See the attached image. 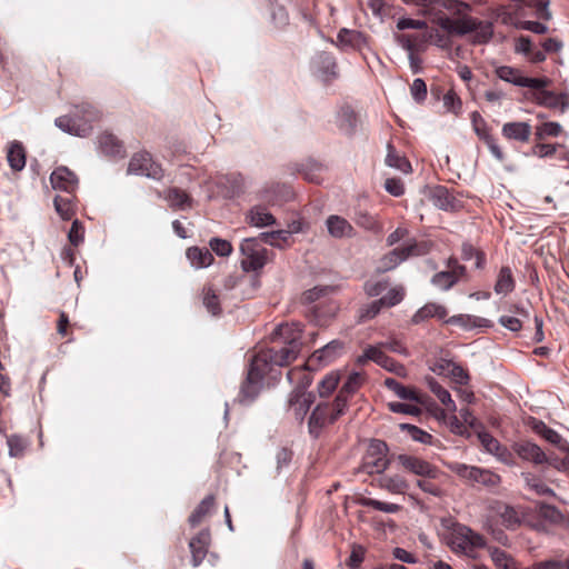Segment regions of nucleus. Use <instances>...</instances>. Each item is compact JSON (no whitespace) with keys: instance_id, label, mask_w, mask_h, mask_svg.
<instances>
[{"instance_id":"obj_8","label":"nucleus","mask_w":569,"mask_h":569,"mask_svg":"<svg viewBox=\"0 0 569 569\" xmlns=\"http://www.w3.org/2000/svg\"><path fill=\"white\" fill-rule=\"evenodd\" d=\"M388 447L381 440H373L369 445L362 459V471L372 475L381 473L388 468L389 460L387 458Z\"/></svg>"},{"instance_id":"obj_16","label":"nucleus","mask_w":569,"mask_h":569,"mask_svg":"<svg viewBox=\"0 0 569 569\" xmlns=\"http://www.w3.org/2000/svg\"><path fill=\"white\" fill-rule=\"evenodd\" d=\"M50 182L53 189L66 191L72 194L78 187L77 176L67 167H58L50 176Z\"/></svg>"},{"instance_id":"obj_58","label":"nucleus","mask_w":569,"mask_h":569,"mask_svg":"<svg viewBox=\"0 0 569 569\" xmlns=\"http://www.w3.org/2000/svg\"><path fill=\"white\" fill-rule=\"evenodd\" d=\"M388 409L395 413H403L410 416H419L421 413V409L417 405L403 402H389Z\"/></svg>"},{"instance_id":"obj_51","label":"nucleus","mask_w":569,"mask_h":569,"mask_svg":"<svg viewBox=\"0 0 569 569\" xmlns=\"http://www.w3.org/2000/svg\"><path fill=\"white\" fill-rule=\"evenodd\" d=\"M54 208L62 219H64V220L71 219V217L73 216V212H74L72 196L71 194H69L67 197L57 196L54 198Z\"/></svg>"},{"instance_id":"obj_36","label":"nucleus","mask_w":569,"mask_h":569,"mask_svg":"<svg viewBox=\"0 0 569 569\" xmlns=\"http://www.w3.org/2000/svg\"><path fill=\"white\" fill-rule=\"evenodd\" d=\"M433 247V243L429 240L411 241L401 246V250L405 259L409 257H419L428 254Z\"/></svg>"},{"instance_id":"obj_47","label":"nucleus","mask_w":569,"mask_h":569,"mask_svg":"<svg viewBox=\"0 0 569 569\" xmlns=\"http://www.w3.org/2000/svg\"><path fill=\"white\" fill-rule=\"evenodd\" d=\"M7 445L9 448V455L14 458H20L24 455L28 447V441L24 437L19 435L7 436Z\"/></svg>"},{"instance_id":"obj_7","label":"nucleus","mask_w":569,"mask_h":569,"mask_svg":"<svg viewBox=\"0 0 569 569\" xmlns=\"http://www.w3.org/2000/svg\"><path fill=\"white\" fill-rule=\"evenodd\" d=\"M562 49V42L557 38H547L538 46L529 37L521 36L517 39L516 51L526 56L533 63L546 60V53H557Z\"/></svg>"},{"instance_id":"obj_41","label":"nucleus","mask_w":569,"mask_h":569,"mask_svg":"<svg viewBox=\"0 0 569 569\" xmlns=\"http://www.w3.org/2000/svg\"><path fill=\"white\" fill-rule=\"evenodd\" d=\"M258 238L263 243L281 248L283 244L288 243L289 239L291 238V232L287 230L262 232Z\"/></svg>"},{"instance_id":"obj_54","label":"nucleus","mask_w":569,"mask_h":569,"mask_svg":"<svg viewBox=\"0 0 569 569\" xmlns=\"http://www.w3.org/2000/svg\"><path fill=\"white\" fill-rule=\"evenodd\" d=\"M430 388L432 392L436 395V397L439 399V401L447 408V410H456L455 401L451 399V395L447 389H445L438 382H431Z\"/></svg>"},{"instance_id":"obj_12","label":"nucleus","mask_w":569,"mask_h":569,"mask_svg":"<svg viewBox=\"0 0 569 569\" xmlns=\"http://www.w3.org/2000/svg\"><path fill=\"white\" fill-rule=\"evenodd\" d=\"M128 172L146 176L154 180H160L163 177V169L152 160L151 154L148 152L133 154L128 166Z\"/></svg>"},{"instance_id":"obj_61","label":"nucleus","mask_w":569,"mask_h":569,"mask_svg":"<svg viewBox=\"0 0 569 569\" xmlns=\"http://www.w3.org/2000/svg\"><path fill=\"white\" fill-rule=\"evenodd\" d=\"M398 41L403 49L409 51V54L415 53L418 50L419 44L423 42V40L419 36L412 34H400L398 37Z\"/></svg>"},{"instance_id":"obj_10","label":"nucleus","mask_w":569,"mask_h":569,"mask_svg":"<svg viewBox=\"0 0 569 569\" xmlns=\"http://www.w3.org/2000/svg\"><path fill=\"white\" fill-rule=\"evenodd\" d=\"M495 73L500 80L518 87L541 89L547 88L550 83L547 78L526 77L520 69L510 66H499L495 69Z\"/></svg>"},{"instance_id":"obj_1","label":"nucleus","mask_w":569,"mask_h":569,"mask_svg":"<svg viewBox=\"0 0 569 569\" xmlns=\"http://www.w3.org/2000/svg\"><path fill=\"white\" fill-rule=\"evenodd\" d=\"M302 327L298 322L278 326L271 336V343L260 349L251 360L248 376L241 386L240 401L251 402L258 396L262 378L273 371V367L290 365L301 351Z\"/></svg>"},{"instance_id":"obj_43","label":"nucleus","mask_w":569,"mask_h":569,"mask_svg":"<svg viewBox=\"0 0 569 569\" xmlns=\"http://www.w3.org/2000/svg\"><path fill=\"white\" fill-rule=\"evenodd\" d=\"M357 114L350 108H343L339 112L338 124L340 130L347 134H351L357 127Z\"/></svg>"},{"instance_id":"obj_46","label":"nucleus","mask_w":569,"mask_h":569,"mask_svg":"<svg viewBox=\"0 0 569 569\" xmlns=\"http://www.w3.org/2000/svg\"><path fill=\"white\" fill-rule=\"evenodd\" d=\"M383 306L380 303L379 299L371 301L369 303L362 305L357 311L358 322L362 323L368 320L373 319L379 315Z\"/></svg>"},{"instance_id":"obj_9","label":"nucleus","mask_w":569,"mask_h":569,"mask_svg":"<svg viewBox=\"0 0 569 569\" xmlns=\"http://www.w3.org/2000/svg\"><path fill=\"white\" fill-rule=\"evenodd\" d=\"M446 267V270L435 273L431 278V283L443 291L467 279V268L459 263L457 258L450 257L447 260Z\"/></svg>"},{"instance_id":"obj_13","label":"nucleus","mask_w":569,"mask_h":569,"mask_svg":"<svg viewBox=\"0 0 569 569\" xmlns=\"http://www.w3.org/2000/svg\"><path fill=\"white\" fill-rule=\"evenodd\" d=\"M345 352V342L332 340L322 348L316 350L307 360L310 368H321L328 366L340 358Z\"/></svg>"},{"instance_id":"obj_53","label":"nucleus","mask_w":569,"mask_h":569,"mask_svg":"<svg viewBox=\"0 0 569 569\" xmlns=\"http://www.w3.org/2000/svg\"><path fill=\"white\" fill-rule=\"evenodd\" d=\"M561 133V126L558 122H543L536 127V140L542 141L548 137H558Z\"/></svg>"},{"instance_id":"obj_24","label":"nucleus","mask_w":569,"mask_h":569,"mask_svg":"<svg viewBox=\"0 0 569 569\" xmlns=\"http://www.w3.org/2000/svg\"><path fill=\"white\" fill-rule=\"evenodd\" d=\"M365 382V372H352L348 376L347 380L345 381L336 397L338 399H341L345 402V406L348 407L349 400L362 387Z\"/></svg>"},{"instance_id":"obj_20","label":"nucleus","mask_w":569,"mask_h":569,"mask_svg":"<svg viewBox=\"0 0 569 569\" xmlns=\"http://www.w3.org/2000/svg\"><path fill=\"white\" fill-rule=\"evenodd\" d=\"M318 370L317 368H310L307 362L303 366L291 368L287 378L289 382L295 387L292 391L306 392L307 388L312 381L311 371Z\"/></svg>"},{"instance_id":"obj_62","label":"nucleus","mask_w":569,"mask_h":569,"mask_svg":"<svg viewBox=\"0 0 569 569\" xmlns=\"http://www.w3.org/2000/svg\"><path fill=\"white\" fill-rule=\"evenodd\" d=\"M535 430L550 443L557 445L561 440L560 435L553 429L546 426L542 421L536 423Z\"/></svg>"},{"instance_id":"obj_57","label":"nucleus","mask_w":569,"mask_h":569,"mask_svg":"<svg viewBox=\"0 0 569 569\" xmlns=\"http://www.w3.org/2000/svg\"><path fill=\"white\" fill-rule=\"evenodd\" d=\"M389 287L387 279L373 281L368 280L363 284V290L368 297H378Z\"/></svg>"},{"instance_id":"obj_40","label":"nucleus","mask_w":569,"mask_h":569,"mask_svg":"<svg viewBox=\"0 0 569 569\" xmlns=\"http://www.w3.org/2000/svg\"><path fill=\"white\" fill-rule=\"evenodd\" d=\"M400 429L402 431H406L407 435L417 442H420L422 445H433V436L421 428L410 425V423H401Z\"/></svg>"},{"instance_id":"obj_37","label":"nucleus","mask_w":569,"mask_h":569,"mask_svg":"<svg viewBox=\"0 0 569 569\" xmlns=\"http://www.w3.org/2000/svg\"><path fill=\"white\" fill-rule=\"evenodd\" d=\"M337 309V306L332 302L326 306L321 303L316 305L312 309L311 320L318 326H326L328 320L335 317Z\"/></svg>"},{"instance_id":"obj_35","label":"nucleus","mask_w":569,"mask_h":569,"mask_svg":"<svg viewBox=\"0 0 569 569\" xmlns=\"http://www.w3.org/2000/svg\"><path fill=\"white\" fill-rule=\"evenodd\" d=\"M213 506H214V496L213 495L207 496L190 515L189 523L192 527L200 525L203 521V519L211 512Z\"/></svg>"},{"instance_id":"obj_19","label":"nucleus","mask_w":569,"mask_h":569,"mask_svg":"<svg viewBox=\"0 0 569 569\" xmlns=\"http://www.w3.org/2000/svg\"><path fill=\"white\" fill-rule=\"evenodd\" d=\"M512 450L522 460H527L536 465H541L547 461L546 453L541 448L528 440L515 442L512 445Z\"/></svg>"},{"instance_id":"obj_2","label":"nucleus","mask_w":569,"mask_h":569,"mask_svg":"<svg viewBox=\"0 0 569 569\" xmlns=\"http://www.w3.org/2000/svg\"><path fill=\"white\" fill-rule=\"evenodd\" d=\"M101 112L89 102L76 104L70 116L56 119V126L62 131L78 137H87L92 130V123L99 121Z\"/></svg>"},{"instance_id":"obj_23","label":"nucleus","mask_w":569,"mask_h":569,"mask_svg":"<svg viewBox=\"0 0 569 569\" xmlns=\"http://www.w3.org/2000/svg\"><path fill=\"white\" fill-rule=\"evenodd\" d=\"M447 316H448V310L445 306L436 303V302H428L415 312V315L411 318V322L413 325H419V323L425 322L431 318L442 320Z\"/></svg>"},{"instance_id":"obj_56","label":"nucleus","mask_w":569,"mask_h":569,"mask_svg":"<svg viewBox=\"0 0 569 569\" xmlns=\"http://www.w3.org/2000/svg\"><path fill=\"white\" fill-rule=\"evenodd\" d=\"M443 106L447 111L459 114L462 108V102L453 90H449L443 96Z\"/></svg>"},{"instance_id":"obj_4","label":"nucleus","mask_w":569,"mask_h":569,"mask_svg":"<svg viewBox=\"0 0 569 569\" xmlns=\"http://www.w3.org/2000/svg\"><path fill=\"white\" fill-rule=\"evenodd\" d=\"M448 543L453 552L476 558L477 551L486 546V539L467 526L455 525Z\"/></svg>"},{"instance_id":"obj_48","label":"nucleus","mask_w":569,"mask_h":569,"mask_svg":"<svg viewBox=\"0 0 569 569\" xmlns=\"http://www.w3.org/2000/svg\"><path fill=\"white\" fill-rule=\"evenodd\" d=\"M380 486L391 493H403L408 488L407 481L400 476H386L381 478Z\"/></svg>"},{"instance_id":"obj_6","label":"nucleus","mask_w":569,"mask_h":569,"mask_svg":"<svg viewBox=\"0 0 569 569\" xmlns=\"http://www.w3.org/2000/svg\"><path fill=\"white\" fill-rule=\"evenodd\" d=\"M263 242L257 238H247L240 244V251L243 256L241 267L244 271H258L262 269L273 254L263 246Z\"/></svg>"},{"instance_id":"obj_44","label":"nucleus","mask_w":569,"mask_h":569,"mask_svg":"<svg viewBox=\"0 0 569 569\" xmlns=\"http://www.w3.org/2000/svg\"><path fill=\"white\" fill-rule=\"evenodd\" d=\"M490 557L498 569H515L517 567L516 560L505 550L492 548Z\"/></svg>"},{"instance_id":"obj_21","label":"nucleus","mask_w":569,"mask_h":569,"mask_svg":"<svg viewBox=\"0 0 569 569\" xmlns=\"http://www.w3.org/2000/svg\"><path fill=\"white\" fill-rule=\"evenodd\" d=\"M210 545L209 530L200 531L196 537L190 540L189 547L191 551V562L193 567L200 566L207 556L208 547Z\"/></svg>"},{"instance_id":"obj_59","label":"nucleus","mask_w":569,"mask_h":569,"mask_svg":"<svg viewBox=\"0 0 569 569\" xmlns=\"http://www.w3.org/2000/svg\"><path fill=\"white\" fill-rule=\"evenodd\" d=\"M84 238V228L79 220H74L71 224V228L68 233V239L70 244L73 247H78Z\"/></svg>"},{"instance_id":"obj_26","label":"nucleus","mask_w":569,"mask_h":569,"mask_svg":"<svg viewBox=\"0 0 569 569\" xmlns=\"http://www.w3.org/2000/svg\"><path fill=\"white\" fill-rule=\"evenodd\" d=\"M99 148L108 157H124V147L122 142L112 133L104 132L99 136Z\"/></svg>"},{"instance_id":"obj_5","label":"nucleus","mask_w":569,"mask_h":569,"mask_svg":"<svg viewBox=\"0 0 569 569\" xmlns=\"http://www.w3.org/2000/svg\"><path fill=\"white\" fill-rule=\"evenodd\" d=\"M346 409L345 402L337 397L333 401L319 402L309 418L310 433L318 437L322 428L336 422L345 413Z\"/></svg>"},{"instance_id":"obj_63","label":"nucleus","mask_w":569,"mask_h":569,"mask_svg":"<svg viewBox=\"0 0 569 569\" xmlns=\"http://www.w3.org/2000/svg\"><path fill=\"white\" fill-rule=\"evenodd\" d=\"M209 244L211 250L220 257H228L232 252L231 243L224 239L212 238Z\"/></svg>"},{"instance_id":"obj_27","label":"nucleus","mask_w":569,"mask_h":569,"mask_svg":"<svg viewBox=\"0 0 569 569\" xmlns=\"http://www.w3.org/2000/svg\"><path fill=\"white\" fill-rule=\"evenodd\" d=\"M328 232L333 238H343V237H352L353 236V227L350 224L348 220L340 216H329L326 221Z\"/></svg>"},{"instance_id":"obj_30","label":"nucleus","mask_w":569,"mask_h":569,"mask_svg":"<svg viewBox=\"0 0 569 569\" xmlns=\"http://www.w3.org/2000/svg\"><path fill=\"white\" fill-rule=\"evenodd\" d=\"M516 288V280L513 278L510 267H502L499 270L497 281L495 283V292L497 295L507 296Z\"/></svg>"},{"instance_id":"obj_52","label":"nucleus","mask_w":569,"mask_h":569,"mask_svg":"<svg viewBox=\"0 0 569 569\" xmlns=\"http://www.w3.org/2000/svg\"><path fill=\"white\" fill-rule=\"evenodd\" d=\"M203 305L212 316L221 313L219 297L211 287L203 288Z\"/></svg>"},{"instance_id":"obj_55","label":"nucleus","mask_w":569,"mask_h":569,"mask_svg":"<svg viewBox=\"0 0 569 569\" xmlns=\"http://www.w3.org/2000/svg\"><path fill=\"white\" fill-rule=\"evenodd\" d=\"M362 505L366 507L372 508L375 510L383 511V512H388V513H395V512L399 511L401 508L399 505L383 502V501H380L377 499H371V498L365 499Z\"/></svg>"},{"instance_id":"obj_14","label":"nucleus","mask_w":569,"mask_h":569,"mask_svg":"<svg viewBox=\"0 0 569 569\" xmlns=\"http://www.w3.org/2000/svg\"><path fill=\"white\" fill-rule=\"evenodd\" d=\"M398 462L406 471L422 478L436 479L439 476V469L436 466L417 456L399 455Z\"/></svg>"},{"instance_id":"obj_29","label":"nucleus","mask_w":569,"mask_h":569,"mask_svg":"<svg viewBox=\"0 0 569 569\" xmlns=\"http://www.w3.org/2000/svg\"><path fill=\"white\" fill-rule=\"evenodd\" d=\"M7 160L13 171H21L26 167V150L21 142L13 141L10 143Z\"/></svg>"},{"instance_id":"obj_49","label":"nucleus","mask_w":569,"mask_h":569,"mask_svg":"<svg viewBox=\"0 0 569 569\" xmlns=\"http://www.w3.org/2000/svg\"><path fill=\"white\" fill-rule=\"evenodd\" d=\"M317 68L318 70L327 76V77H335L336 76V69L337 63L335 61V58L330 53L322 52L318 56L317 60Z\"/></svg>"},{"instance_id":"obj_50","label":"nucleus","mask_w":569,"mask_h":569,"mask_svg":"<svg viewBox=\"0 0 569 569\" xmlns=\"http://www.w3.org/2000/svg\"><path fill=\"white\" fill-rule=\"evenodd\" d=\"M405 288L402 286H396L388 290V292L379 298L380 303L383 308H391L399 305L405 298Z\"/></svg>"},{"instance_id":"obj_17","label":"nucleus","mask_w":569,"mask_h":569,"mask_svg":"<svg viewBox=\"0 0 569 569\" xmlns=\"http://www.w3.org/2000/svg\"><path fill=\"white\" fill-rule=\"evenodd\" d=\"M536 101L538 104L550 109H559L565 112L569 108V93H556L553 91L545 90V88L536 89Z\"/></svg>"},{"instance_id":"obj_39","label":"nucleus","mask_w":569,"mask_h":569,"mask_svg":"<svg viewBox=\"0 0 569 569\" xmlns=\"http://www.w3.org/2000/svg\"><path fill=\"white\" fill-rule=\"evenodd\" d=\"M405 259L402 250L400 247L391 250L387 254H385L379 262L377 268L378 272H387L395 269L400 262Z\"/></svg>"},{"instance_id":"obj_28","label":"nucleus","mask_w":569,"mask_h":569,"mask_svg":"<svg viewBox=\"0 0 569 569\" xmlns=\"http://www.w3.org/2000/svg\"><path fill=\"white\" fill-rule=\"evenodd\" d=\"M312 403L311 393L292 391L290 393L288 405L293 411L296 418L302 419Z\"/></svg>"},{"instance_id":"obj_33","label":"nucleus","mask_w":569,"mask_h":569,"mask_svg":"<svg viewBox=\"0 0 569 569\" xmlns=\"http://www.w3.org/2000/svg\"><path fill=\"white\" fill-rule=\"evenodd\" d=\"M432 199L435 204L442 210L457 209V199L443 186H437L432 190Z\"/></svg>"},{"instance_id":"obj_60","label":"nucleus","mask_w":569,"mask_h":569,"mask_svg":"<svg viewBox=\"0 0 569 569\" xmlns=\"http://www.w3.org/2000/svg\"><path fill=\"white\" fill-rule=\"evenodd\" d=\"M410 93L416 102H418V103L423 102L427 98L426 82L420 78L415 79L410 86Z\"/></svg>"},{"instance_id":"obj_31","label":"nucleus","mask_w":569,"mask_h":569,"mask_svg":"<svg viewBox=\"0 0 569 569\" xmlns=\"http://www.w3.org/2000/svg\"><path fill=\"white\" fill-rule=\"evenodd\" d=\"M166 199L173 209L184 210L192 207V198L180 188L168 189Z\"/></svg>"},{"instance_id":"obj_15","label":"nucleus","mask_w":569,"mask_h":569,"mask_svg":"<svg viewBox=\"0 0 569 569\" xmlns=\"http://www.w3.org/2000/svg\"><path fill=\"white\" fill-rule=\"evenodd\" d=\"M471 123L477 137L482 140L489 148L492 156L499 161L503 160V152L497 144L496 138L490 133L486 120L481 117L478 111L471 113Z\"/></svg>"},{"instance_id":"obj_45","label":"nucleus","mask_w":569,"mask_h":569,"mask_svg":"<svg viewBox=\"0 0 569 569\" xmlns=\"http://www.w3.org/2000/svg\"><path fill=\"white\" fill-rule=\"evenodd\" d=\"M340 375L338 371L328 373L318 385L319 396L321 398L329 397L338 387Z\"/></svg>"},{"instance_id":"obj_64","label":"nucleus","mask_w":569,"mask_h":569,"mask_svg":"<svg viewBox=\"0 0 569 569\" xmlns=\"http://www.w3.org/2000/svg\"><path fill=\"white\" fill-rule=\"evenodd\" d=\"M386 353L383 351V347L381 343L376 346H368L366 348V357L370 358L371 361L377 363L378 366H381L382 361H386Z\"/></svg>"},{"instance_id":"obj_32","label":"nucleus","mask_w":569,"mask_h":569,"mask_svg":"<svg viewBox=\"0 0 569 569\" xmlns=\"http://www.w3.org/2000/svg\"><path fill=\"white\" fill-rule=\"evenodd\" d=\"M247 219L250 224L254 227H268L276 223V218L267 210V208L261 206H254L250 209Z\"/></svg>"},{"instance_id":"obj_3","label":"nucleus","mask_w":569,"mask_h":569,"mask_svg":"<svg viewBox=\"0 0 569 569\" xmlns=\"http://www.w3.org/2000/svg\"><path fill=\"white\" fill-rule=\"evenodd\" d=\"M442 7L453 19H446L445 27L452 33L466 34L476 31L481 24L480 21L469 16L470 4L459 0H442Z\"/></svg>"},{"instance_id":"obj_38","label":"nucleus","mask_w":569,"mask_h":569,"mask_svg":"<svg viewBox=\"0 0 569 569\" xmlns=\"http://www.w3.org/2000/svg\"><path fill=\"white\" fill-rule=\"evenodd\" d=\"M386 163L389 167L396 168L403 173L411 172V164L409 160L400 156L391 143H388V154L386 157Z\"/></svg>"},{"instance_id":"obj_11","label":"nucleus","mask_w":569,"mask_h":569,"mask_svg":"<svg viewBox=\"0 0 569 569\" xmlns=\"http://www.w3.org/2000/svg\"><path fill=\"white\" fill-rule=\"evenodd\" d=\"M452 471L460 478H463L472 483H480L486 487H496L500 483V476L479 467L467 466L463 463H456Z\"/></svg>"},{"instance_id":"obj_18","label":"nucleus","mask_w":569,"mask_h":569,"mask_svg":"<svg viewBox=\"0 0 569 569\" xmlns=\"http://www.w3.org/2000/svg\"><path fill=\"white\" fill-rule=\"evenodd\" d=\"M501 134L509 141L527 143L532 134V127L525 121H510L502 126Z\"/></svg>"},{"instance_id":"obj_34","label":"nucleus","mask_w":569,"mask_h":569,"mask_svg":"<svg viewBox=\"0 0 569 569\" xmlns=\"http://www.w3.org/2000/svg\"><path fill=\"white\" fill-rule=\"evenodd\" d=\"M187 258L196 268L209 267L214 260L209 249L199 247L189 248L187 250Z\"/></svg>"},{"instance_id":"obj_42","label":"nucleus","mask_w":569,"mask_h":569,"mask_svg":"<svg viewBox=\"0 0 569 569\" xmlns=\"http://www.w3.org/2000/svg\"><path fill=\"white\" fill-rule=\"evenodd\" d=\"M501 523L508 529H515L520 523L517 510L508 505H501L497 509Z\"/></svg>"},{"instance_id":"obj_25","label":"nucleus","mask_w":569,"mask_h":569,"mask_svg":"<svg viewBox=\"0 0 569 569\" xmlns=\"http://www.w3.org/2000/svg\"><path fill=\"white\" fill-rule=\"evenodd\" d=\"M446 323L459 326L465 330H471L475 328H491L492 322L486 318L472 316V315H455L446 320Z\"/></svg>"},{"instance_id":"obj_22","label":"nucleus","mask_w":569,"mask_h":569,"mask_svg":"<svg viewBox=\"0 0 569 569\" xmlns=\"http://www.w3.org/2000/svg\"><path fill=\"white\" fill-rule=\"evenodd\" d=\"M383 385L389 390L393 391L400 399L411 400L416 403L423 405L425 396L415 388L406 387L393 378H387Z\"/></svg>"}]
</instances>
